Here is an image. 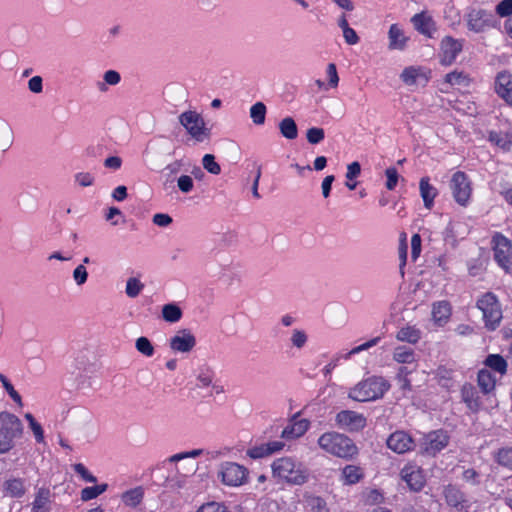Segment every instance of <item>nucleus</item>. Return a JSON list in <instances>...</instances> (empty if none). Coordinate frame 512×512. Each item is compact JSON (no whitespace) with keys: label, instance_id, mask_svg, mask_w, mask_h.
Masks as SVG:
<instances>
[{"label":"nucleus","instance_id":"obj_1","mask_svg":"<svg viewBox=\"0 0 512 512\" xmlns=\"http://www.w3.org/2000/svg\"><path fill=\"white\" fill-rule=\"evenodd\" d=\"M271 468L274 478L285 481L290 485H303L309 480V470L291 457H281L274 460Z\"/></svg>","mask_w":512,"mask_h":512},{"label":"nucleus","instance_id":"obj_2","mask_svg":"<svg viewBox=\"0 0 512 512\" xmlns=\"http://www.w3.org/2000/svg\"><path fill=\"white\" fill-rule=\"evenodd\" d=\"M318 445L327 453L341 458H352L357 454V447L353 441L337 432L322 434L318 439Z\"/></svg>","mask_w":512,"mask_h":512},{"label":"nucleus","instance_id":"obj_3","mask_svg":"<svg viewBox=\"0 0 512 512\" xmlns=\"http://www.w3.org/2000/svg\"><path fill=\"white\" fill-rule=\"evenodd\" d=\"M389 384L382 377L368 378L350 389L348 397L358 402L373 401L381 398Z\"/></svg>","mask_w":512,"mask_h":512},{"label":"nucleus","instance_id":"obj_4","mask_svg":"<svg viewBox=\"0 0 512 512\" xmlns=\"http://www.w3.org/2000/svg\"><path fill=\"white\" fill-rule=\"evenodd\" d=\"M0 454L9 452L23 434V424L14 414L0 413Z\"/></svg>","mask_w":512,"mask_h":512},{"label":"nucleus","instance_id":"obj_5","mask_svg":"<svg viewBox=\"0 0 512 512\" xmlns=\"http://www.w3.org/2000/svg\"><path fill=\"white\" fill-rule=\"evenodd\" d=\"M477 307L483 313L485 327L495 330L502 320V310L496 296L487 292L477 301Z\"/></svg>","mask_w":512,"mask_h":512},{"label":"nucleus","instance_id":"obj_6","mask_svg":"<svg viewBox=\"0 0 512 512\" xmlns=\"http://www.w3.org/2000/svg\"><path fill=\"white\" fill-rule=\"evenodd\" d=\"M180 124L187 133L198 142H203L210 136V130L206 127L203 117L196 111H185L179 116Z\"/></svg>","mask_w":512,"mask_h":512},{"label":"nucleus","instance_id":"obj_7","mask_svg":"<svg viewBox=\"0 0 512 512\" xmlns=\"http://www.w3.org/2000/svg\"><path fill=\"white\" fill-rule=\"evenodd\" d=\"M449 443V436L444 430H436L426 434L420 443V453L435 456Z\"/></svg>","mask_w":512,"mask_h":512},{"label":"nucleus","instance_id":"obj_8","mask_svg":"<svg viewBox=\"0 0 512 512\" xmlns=\"http://www.w3.org/2000/svg\"><path fill=\"white\" fill-rule=\"evenodd\" d=\"M248 470L235 462H225L221 465L219 476L228 486H239L246 482Z\"/></svg>","mask_w":512,"mask_h":512},{"label":"nucleus","instance_id":"obj_9","mask_svg":"<svg viewBox=\"0 0 512 512\" xmlns=\"http://www.w3.org/2000/svg\"><path fill=\"white\" fill-rule=\"evenodd\" d=\"M450 188L455 201L461 206H467L471 197L472 189L471 184L464 172L457 171L453 174Z\"/></svg>","mask_w":512,"mask_h":512},{"label":"nucleus","instance_id":"obj_10","mask_svg":"<svg viewBox=\"0 0 512 512\" xmlns=\"http://www.w3.org/2000/svg\"><path fill=\"white\" fill-rule=\"evenodd\" d=\"M494 258L504 269L512 265V244L509 239L500 233H496L492 238Z\"/></svg>","mask_w":512,"mask_h":512},{"label":"nucleus","instance_id":"obj_11","mask_svg":"<svg viewBox=\"0 0 512 512\" xmlns=\"http://www.w3.org/2000/svg\"><path fill=\"white\" fill-rule=\"evenodd\" d=\"M336 424L348 431H360L366 426V418L363 414L351 410H343L335 417Z\"/></svg>","mask_w":512,"mask_h":512},{"label":"nucleus","instance_id":"obj_12","mask_svg":"<svg viewBox=\"0 0 512 512\" xmlns=\"http://www.w3.org/2000/svg\"><path fill=\"white\" fill-rule=\"evenodd\" d=\"M169 346L174 352L189 353L196 346V337L190 330L181 329L170 338Z\"/></svg>","mask_w":512,"mask_h":512},{"label":"nucleus","instance_id":"obj_13","mask_svg":"<svg viewBox=\"0 0 512 512\" xmlns=\"http://www.w3.org/2000/svg\"><path fill=\"white\" fill-rule=\"evenodd\" d=\"M387 447L397 454H404L415 446L412 437L405 431L399 430L392 433L386 441Z\"/></svg>","mask_w":512,"mask_h":512},{"label":"nucleus","instance_id":"obj_14","mask_svg":"<svg viewBox=\"0 0 512 512\" xmlns=\"http://www.w3.org/2000/svg\"><path fill=\"white\" fill-rule=\"evenodd\" d=\"M468 28L476 33L493 26V15L485 10H472L467 18Z\"/></svg>","mask_w":512,"mask_h":512},{"label":"nucleus","instance_id":"obj_15","mask_svg":"<svg viewBox=\"0 0 512 512\" xmlns=\"http://www.w3.org/2000/svg\"><path fill=\"white\" fill-rule=\"evenodd\" d=\"M2 492L8 498H22L27 492L26 479L10 475L2 483Z\"/></svg>","mask_w":512,"mask_h":512},{"label":"nucleus","instance_id":"obj_16","mask_svg":"<svg viewBox=\"0 0 512 512\" xmlns=\"http://www.w3.org/2000/svg\"><path fill=\"white\" fill-rule=\"evenodd\" d=\"M401 478L407 483L412 491L418 492L425 485V478L421 468L414 465H407L401 470Z\"/></svg>","mask_w":512,"mask_h":512},{"label":"nucleus","instance_id":"obj_17","mask_svg":"<svg viewBox=\"0 0 512 512\" xmlns=\"http://www.w3.org/2000/svg\"><path fill=\"white\" fill-rule=\"evenodd\" d=\"M495 91L499 97L512 105V76L506 71L497 74L495 79Z\"/></svg>","mask_w":512,"mask_h":512},{"label":"nucleus","instance_id":"obj_18","mask_svg":"<svg viewBox=\"0 0 512 512\" xmlns=\"http://www.w3.org/2000/svg\"><path fill=\"white\" fill-rule=\"evenodd\" d=\"M462 50V43L452 37H445L441 42L442 58L441 62L450 65L456 59Z\"/></svg>","mask_w":512,"mask_h":512},{"label":"nucleus","instance_id":"obj_19","mask_svg":"<svg viewBox=\"0 0 512 512\" xmlns=\"http://www.w3.org/2000/svg\"><path fill=\"white\" fill-rule=\"evenodd\" d=\"M415 29L420 33L432 37V32L435 30L434 21L424 12L415 14L411 19Z\"/></svg>","mask_w":512,"mask_h":512},{"label":"nucleus","instance_id":"obj_20","mask_svg":"<svg viewBox=\"0 0 512 512\" xmlns=\"http://www.w3.org/2000/svg\"><path fill=\"white\" fill-rule=\"evenodd\" d=\"M419 189L424 201V206L427 209H431L434 204V199L437 196V189L429 183L428 177L420 179Z\"/></svg>","mask_w":512,"mask_h":512},{"label":"nucleus","instance_id":"obj_21","mask_svg":"<svg viewBox=\"0 0 512 512\" xmlns=\"http://www.w3.org/2000/svg\"><path fill=\"white\" fill-rule=\"evenodd\" d=\"M51 493L48 488H39L32 504L33 512H49Z\"/></svg>","mask_w":512,"mask_h":512},{"label":"nucleus","instance_id":"obj_22","mask_svg":"<svg viewBox=\"0 0 512 512\" xmlns=\"http://www.w3.org/2000/svg\"><path fill=\"white\" fill-rule=\"evenodd\" d=\"M389 48L390 49H397V50H403L407 38L404 36L403 31L398 27L397 24H392L390 26L389 32Z\"/></svg>","mask_w":512,"mask_h":512},{"label":"nucleus","instance_id":"obj_23","mask_svg":"<svg viewBox=\"0 0 512 512\" xmlns=\"http://www.w3.org/2000/svg\"><path fill=\"white\" fill-rule=\"evenodd\" d=\"M13 143V130L8 122L0 118V151H6Z\"/></svg>","mask_w":512,"mask_h":512},{"label":"nucleus","instance_id":"obj_24","mask_svg":"<svg viewBox=\"0 0 512 512\" xmlns=\"http://www.w3.org/2000/svg\"><path fill=\"white\" fill-rule=\"evenodd\" d=\"M279 130L283 137L294 140L298 136V128L292 117H286L279 123Z\"/></svg>","mask_w":512,"mask_h":512},{"label":"nucleus","instance_id":"obj_25","mask_svg":"<svg viewBox=\"0 0 512 512\" xmlns=\"http://www.w3.org/2000/svg\"><path fill=\"white\" fill-rule=\"evenodd\" d=\"M144 496V490L142 487H136L124 492L121 496L123 503L130 507L138 506Z\"/></svg>","mask_w":512,"mask_h":512},{"label":"nucleus","instance_id":"obj_26","mask_svg":"<svg viewBox=\"0 0 512 512\" xmlns=\"http://www.w3.org/2000/svg\"><path fill=\"white\" fill-rule=\"evenodd\" d=\"M451 313V308L448 302L441 301L433 305L432 316L436 323L442 324L445 322Z\"/></svg>","mask_w":512,"mask_h":512},{"label":"nucleus","instance_id":"obj_27","mask_svg":"<svg viewBox=\"0 0 512 512\" xmlns=\"http://www.w3.org/2000/svg\"><path fill=\"white\" fill-rule=\"evenodd\" d=\"M444 496L449 506L458 508L464 502L463 493L455 486L448 485L444 490Z\"/></svg>","mask_w":512,"mask_h":512},{"label":"nucleus","instance_id":"obj_28","mask_svg":"<svg viewBox=\"0 0 512 512\" xmlns=\"http://www.w3.org/2000/svg\"><path fill=\"white\" fill-rule=\"evenodd\" d=\"M362 476L363 473L358 466L347 465L342 470V478L348 485L357 483Z\"/></svg>","mask_w":512,"mask_h":512},{"label":"nucleus","instance_id":"obj_29","mask_svg":"<svg viewBox=\"0 0 512 512\" xmlns=\"http://www.w3.org/2000/svg\"><path fill=\"white\" fill-rule=\"evenodd\" d=\"M485 365L492 370L499 372L501 375L507 371V363L505 359L498 354H490L485 360Z\"/></svg>","mask_w":512,"mask_h":512},{"label":"nucleus","instance_id":"obj_30","mask_svg":"<svg viewBox=\"0 0 512 512\" xmlns=\"http://www.w3.org/2000/svg\"><path fill=\"white\" fill-rule=\"evenodd\" d=\"M495 379L489 370L482 369L478 373V385L484 393H489L495 387Z\"/></svg>","mask_w":512,"mask_h":512},{"label":"nucleus","instance_id":"obj_31","mask_svg":"<svg viewBox=\"0 0 512 512\" xmlns=\"http://www.w3.org/2000/svg\"><path fill=\"white\" fill-rule=\"evenodd\" d=\"M162 316L165 321L175 323L182 317V310L176 304H166L162 308Z\"/></svg>","mask_w":512,"mask_h":512},{"label":"nucleus","instance_id":"obj_32","mask_svg":"<svg viewBox=\"0 0 512 512\" xmlns=\"http://www.w3.org/2000/svg\"><path fill=\"white\" fill-rule=\"evenodd\" d=\"M396 337L400 341L414 344L420 339V331L414 327L407 326L401 328Z\"/></svg>","mask_w":512,"mask_h":512},{"label":"nucleus","instance_id":"obj_33","mask_svg":"<svg viewBox=\"0 0 512 512\" xmlns=\"http://www.w3.org/2000/svg\"><path fill=\"white\" fill-rule=\"evenodd\" d=\"M266 106L263 102H257L250 108V117L254 124L262 125L266 118Z\"/></svg>","mask_w":512,"mask_h":512},{"label":"nucleus","instance_id":"obj_34","mask_svg":"<svg viewBox=\"0 0 512 512\" xmlns=\"http://www.w3.org/2000/svg\"><path fill=\"white\" fill-rule=\"evenodd\" d=\"M305 502L311 512H328L325 500L319 496L306 495Z\"/></svg>","mask_w":512,"mask_h":512},{"label":"nucleus","instance_id":"obj_35","mask_svg":"<svg viewBox=\"0 0 512 512\" xmlns=\"http://www.w3.org/2000/svg\"><path fill=\"white\" fill-rule=\"evenodd\" d=\"M393 358L398 363H412L415 360V355L411 348L401 346L394 350Z\"/></svg>","mask_w":512,"mask_h":512},{"label":"nucleus","instance_id":"obj_36","mask_svg":"<svg viewBox=\"0 0 512 512\" xmlns=\"http://www.w3.org/2000/svg\"><path fill=\"white\" fill-rule=\"evenodd\" d=\"M135 347L137 351L146 357H152L154 355V347L147 337L141 336L136 339Z\"/></svg>","mask_w":512,"mask_h":512},{"label":"nucleus","instance_id":"obj_37","mask_svg":"<svg viewBox=\"0 0 512 512\" xmlns=\"http://www.w3.org/2000/svg\"><path fill=\"white\" fill-rule=\"evenodd\" d=\"M202 165L203 168L211 174L218 175L221 172V167L215 161V157L212 154H206L203 156Z\"/></svg>","mask_w":512,"mask_h":512},{"label":"nucleus","instance_id":"obj_38","mask_svg":"<svg viewBox=\"0 0 512 512\" xmlns=\"http://www.w3.org/2000/svg\"><path fill=\"white\" fill-rule=\"evenodd\" d=\"M0 381H1L4 389L9 394V396L14 400V402L17 403L20 407L23 406L21 396L14 389L13 385L10 383L8 378L5 375L0 374Z\"/></svg>","mask_w":512,"mask_h":512},{"label":"nucleus","instance_id":"obj_39","mask_svg":"<svg viewBox=\"0 0 512 512\" xmlns=\"http://www.w3.org/2000/svg\"><path fill=\"white\" fill-rule=\"evenodd\" d=\"M299 415H300V412L294 414L291 417L290 422L294 428V432H296V435H298V437H301L308 430L309 421L307 419L297 420Z\"/></svg>","mask_w":512,"mask_h":512},{"label":"nucleus","instance_id":"obj_40","mask_svg":"<svg viewBox=\"0 0 512 512\" xmlns=\"http://www.w3.org/2000/svg\"><path fill=\"white\" fill-rule=\"evenodd\" d=\"M103 79H104V83H101L100 86H99V89L101 91H106L107 90V87L106 85H117L120 80H121V77H120V74L115 71V70H108L104 73V76H103Z\"/></svg>","mask_w":512,"mask_h":512},{"label":"nucleus","instance_id":"obj_41","mask_svg":"<svg viewBox=\"0 0 512 512\" xmlns=\"http://www.w3.org/2000/svg\"><path fill=\"white\" fill-rule=\"evenodd\" d=\"M420 76H421V74H420L419 70L414 67L405 68L400 75L402 81L407 85L416 84L417 79Z\"/></svg>","mask_w":512,"mask_h":512},{"label":"nucleus","instance_id":"obj_42","mask_svg":"<svg viewBox=\"0 0 512 512\" xmlns=\"http://www.w3.org/2000/svg\"><path fill=\"white\" fill-rule=\"evenodd\" d=\"M143 288L144 285L137 278H129L126 284V294L131 298H135Z\"/></svg>","mask_w":512,"mask_h":512},{"label":"nucleus","instance_id":"obj_43","mask_svg":"<svg viewBox=\"0 0 512 512\" xmlns=\"http://www.w3.org/2000/svg\"><path fill=\"white\" fill-rule=\"evenodd\" d=\"M489 140L504 150H508L512 145V140L508 137V135H502L496 132L490 133Z\"/></svg>","mask_w":512,"mask_h":512},{"label":"nucleus","instance_id":"obj_44","mask_svg":"<svg viewBox=\"0 0 512 512\" xmlns=\"http://www.w3.org/2000/svg\"><path fill=\"white\" fill-rule=\"evenodd\" d=\"M25 419L29 422L30 428L34 433L36 441L42 442L44 440V432L41 425L38 422H36L33 415L30 413L25 414Z\"/></svg>","mask_w":512,"mask_h":512},{"label":"nucleus","instance_id":"obj_45","mask_svg":"<svg viewBox=\"0 0 512 512\" xmlns=\"http://www.w3.org/2000/svg\"><path fill=\"white\" fill-rule=\"evenodd\" d=\"M324 137H325V132L322 128L313 127V128L308 129L306 132L307 141L313 145L318 144L321 141H323Z\"/></svg>","mask_w":512,"mask_h":512},{"label":"nucleus","instance_id":"obj_46","mask_svg":"<svg viewBox=\"0 0 512 512\" xmlns=\"http://www.w3.org/2000/svg\"><path fill=\"white\" fill-rule=\"evenodd\" d=\"M497 461L500 465L512 469V447L500 449L497 453Z\"/></svg>","mask_w":512,"mask_h":512},{"label":"nucleus","instance_id":"obj_47","mask_svg":"<svg viewBox=\"0 0 512 512\" xmlns=\"http://www.w3.org/2000/svg\"><path fill=\"white\" fill-rule=\"evenodd\" d=\"M73 469L74 471L79 474L85 481L89 482V483H96L97 482V478L92 475L87 469L86 467L81 464V463H77V464H74L73 465Z\"/></svg>","mask_w":512,"mask_h":512},{"label":"nucleus","instance_id":"obj_48","mask_svg":"<svg viewBox=\"0 0 512 512\" xmlns=\"http://www.w3.org/2000/svg\"><path fill=\"white\" fill-rule=\"evenodd\" d=\"M385 174L387 176L386 188L388 190H393L396 187L397 182H398V178H399L398 172L395 168L390 167V168L386 169Z\"/></svg>","mask_w":512,"mask_h":512},{"label":"nucleus","instance_id":"obj_49","mask_svg":"<svg viewBox=\"0 0 512 512\" xmlns=\"http://www.w3.org/2000/svg\"><path fill=\"white\" fill-rule=\"evenodd\" d=\"M247 455L252 459H258L269 456L265 443L248 449Z\"/></svg>","mask_w":512,"mask_h":512},{"label":"nucleus","instance_id":"obj_50","mask_svg":"<svg viewBox=\"0 0 512 512\" xmlns=\"http://www.w3.org/2000/svg\"><path fill=\"white\" fill-rule=\"evenodd\" d=\"M177 185L183 193H189L193 189L194 183L190 176L182 175L178 178Z\"/></svg>","mask_w":512,"mask_h":512},{"label":"nucleus","instance_id":"obj_51","mask_svg":"<svg viewBox=\"0 0 512 512\" xmlns=\"http://www.w3.org/2000/svg\"><path fill=\"white\" fill-rule=\"evenodd\" d=\"M197 512H229L227 508L217 502H209L206 504H203Z\"/></svg>","mask_w":512,"mask_h":512},{"label":"nucleus","instance_id":"obj_52","mask_svg":"<svg viewBox=\"0 0 512 512\" xmlns=\"http://www.w3.org/2000/svg\"><path fill=\"white\" fill-rule=\"evenodd\" d=\"M88 273L84 265H78L73 271V278L78 285L87 281Z\"/></svg>","mask_w":512,"mask_h":512},{"label":"nucleus","instance_id":"obj_53","mask_svg":"<svg viewBox=\"0 0 512 512\" xmlns=\"http://www.w3.org/2000/svg\"><path fill=\"white\" fill-rule=\"evenodd\" d=\"M306 341H307V335L305 334L304 331H301V330L293 331V334L291 337V342H292L293 346L300 349L305 345Z\"/></svg>","mask_w":512,"mask_h":512},{"label":"nucleus","instance_id":"obj_54","mask_svg":"<svg viewBox=\"0 0 512 512\" xmlns=\"http://www.w3.org/2000/svg\"><path fill=\"white\" fill-rule=\"evenodd\" d=\"M496 12L501 17L512 14V0H503L496 6Z\"/></svg>","mask_w":512,"mask_h":512},{"label":"nucleus","instance_id":"obj_55","mask_svg":"<svg viewBox=\"0 0 512 512\" xmlns=\"http://www.w3.org/2000/svg\"><path fill=\"white\" fill-rule=\"evenodd\" d=\"M445 80L447 83H449L451 85H456V84H462V83L466 82L467 77L462 72L454 71V72L447 74Z\"/></svg>","mask_w":512,"mask_h":512},{"label":"nucleus","instance_id":"obj_56","mask_svg":"<svg viewBox=\"0 0 512 512\" xmlns=\"http://www.w3.org/2000/svg\"><path fill=\"white\" fill-rule=\"evenodd\" d=\"M421 252V237L419 234H414L411 238V256L416 260Z\"/></svg>","mask_w":512,"mask_h":512},{"label":"nucleus","instance_id":"obj_57","mask_svg":"<svg viewBox=\"0 0 512 512\" xmlns=\"http://www.w3.org/2000/svg\"><path fill=\"white\" fill-rule=\"evenodd\" d=\"M153 223L159 227H167L172 223V218L168 214L157 213L153 216Z\"/></svg>","mask_w":512,"mask_h":512},{"label":"nucleus","instance_id":"obj_58","mask_svg":"<svg viewBox=\"0 0 512 512\" xmlns=\"http://www.w3.org/2000/svg\"><path fill=\"white\" fill-rule=\"evenodd\" d=\"M43 80L40 76H34L28 81V88L32 93L39 94L43 90Z\"/></svg>","mask_w":512,"mask_h":512},{"label":"nucleus","instance_id":"obj_59","mask_svg":"<svg viewBox=\"0 0 512 512\" xmlns=\"http://www.w3.org/2000/svg\"><path fill=\"white\" fill-rule=\"evenodd\" d=\"M360 173H361L360 164L356 161L352 162L347 167L346 178L349 180H353V179L357 178L360 175Z\"/></svg>","mask_w":512,"mask_h":512},{"label":"nucleus","instance_id":"obj_60","mask_svg":"<svg viewBox=\"0 0 512 512\" xmlns=\"http://www.w3.org/2000/svg\"><path fill=\"white\" fill-rule=\"evenodd\" d=\"M327 74L329 76V84L332 87H337L339 82V77L337 73V69L334 63H330L327 67Z\"/></svg>","mask_w":512,"mask_h":512},{"label":"nucleus","instance_id":"obj_61","mask_svg":"<svg viewBox=\"0 0 512 512\" xmlns=\"http://www.w3.org/2000/svg\"><path fill=\"white\" fill-rule=\"evenodd\" d=\"M334 180H335V177L333 175H328L322 181V184H321L322 195L325 199L328 198L330 195L332 183L334 182Z\"/></svg>","mask_w":512,"mask_h":512},{"label":"nucleus","instance_id":"obj_62","mask_svg":"<svg viewBox=\"0 0 512 512\" xmlns=\"http://www.w3.org/2000/svg\"><path fill=\"white\" fill-rule=\"evenodd\" d=\"M75 179L76 181L78 182V184L82 187H88V186H91L93 184V181H94V178L92 177L91 174L89 173H78L76 176H75Z\"/></svg>","mask_w":512,"mask_h":512},{"label":"nucleus","instance_id":"obj_63","mask_svg":"<svg viewBox=\"0 0 512 512\" xmlns=\"http://www.w3.org/2000/svg\"><path fill=\"white\" fill-rule=\"evenodd\" d=\"M443 237L445 241H451L452 247H456L457 240L454 232V227L451 222H449L448 225L446 226L443 232Z\"/></svg>","mask_w":512,"mask_h":512},{"label":"nucleus","instance_id":"obj_64","mask_svg":"<svg viewBox=\"0 0 512 512\" xmlns=\"http://www.w3.org/2000/svg\"><path fill=\"white\" fill-rule=\"evenodd\" d=\"M343 37L347 44L355 45L359 42V37L354 29L348 28L343 31Z\"/></svg>","mask_w":512,"mask_h":512}]
</instances>
